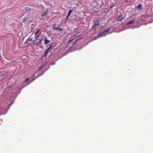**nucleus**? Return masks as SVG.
Returning <instances> with one entry per match:
<instances>
[{
  "mask_svg": "<svg viewBox=\"0 0 153 153\" xmlns=\"http://www.w3.org/2000/svg\"><path fill=\"white\" fill-rule=\"evenodd\" d=\"M152 22H149V23H151Z\"/></svg>",
  "mask_w": 153,
  "mask_h": 153,
  "instance_id": "obj_30",
  "label": "nucleus"
},
{
  "mask_svg": "<svg viewBox=\"0 0 153 153\" xmlns=\"http://www.w3.org/2000/svg\"><path fill=\"white\" fill-rule=\"evenodd\" d=\"M29 79V78H27L25 81V82H27Z\"/></svg>",
  "mask_w": 153,
  "mask_h": 153,
  "instance_id": "obj_19",
  "label": "nucleus"
},
{
  "mask_svg": "<svg viewBox=\"0 0 153 153\" xmlns=\"http://www.w3.org/2000/svg\"><path fill=\"white\" fill-rule=\"evenodd\" d=\"M69 16H68V15H67V17H66V19H67L68 18V17H69Z\"/></svg>",
  "mask_w": 153,
  "mask_h": 153,
  "instance_id": "obj_27",
  "label": "nucleus"
},
{
  "mask_svg": "<svg viewBox=\"0 0 153 153\" xmlns=\"http://www.w3.org/2000/svg\"><path fill=\"white\" fill-rule=\"evenodd\" d=\"M114 6V4H112V5H111L110 7V8H112V7H113Z\"/></svg>",
  "mask_w": 153,
  "mask_h": 153,
  "instance_id": "obj_20",
  "label": "nucleus"
},
{
  "mask_svg": "<svg viewBox=\"0 0 153 153\" xmlns=\"http://www.w3.org/2000/svg\"><path fill=\"white\" fill-rule=\"evenodd\" d=\"M123 19L122 15L121 14L117 18L116 20L118 22H120Z\"/></svg>",
  "mask_w": 153,
  "mask_h": 153,
  "instance_id": "obj_4",
  "label": "nucleus"
},
{
  "mask_svg": "<svg viewBox=\"0 0 153 153\" xmlns=\"http://www.w3.org/2000/svg\"><path fill=\"white\" fill-rule=\"evenodd\" d=\"M28 41L27 40L26 42H25V44H26L28 43Z\"/></svg>",
  "mask_w": 153,
  "mask_h": 153,
  "instance_id": "obj_25",
  "label": "nucleus"
},
{
  "mask_svg": "<svg viewBox=\"0 0 153 153\" xmlns=\"http://www.w3.org/2000/svg\"><path fill=\"white\" fill-rule=\"evenodd\" d=\"M55 64V62H52V63H51V65H54Z\"/></svg>",
  "mask_w": 153,
  "mask_h": 153,
  "instance_id": "obj_26",
  "label": "nucleus"
},
{
  "mask_svg": "<svg viewBox=\"0 0 153 153\" xmlns=\"http://www.w3.org/2000/svg\"><path fill=\"white\" fill-rule=\"evenodd\" d=\"M73 40L72 39H70L69 42L68 43L70 44L71 43L72 41Z\"/></svg>",
  "mask_w": 153,
  "mask_h": 153,
  "instance_id": "obj_24",
  "label": "nucleus"
},
{
  "mask_svg": "<svg viewBox=\"0 0 153 153\" xmlns=\"http://www.w3.org/2000/svg\"><path fill=\"white\" fill-rule=\"evenodd\" d=\"M49 51H48L47 50H46L44 52V56L45 57L47 56L48 53L49 52Z\"/></svg>",
  "mask_w": 153,
  "mask_h": 153,
  "instance_id": "obj_8",
  "label": "nucleus"
},
{
  "mask_svg": "<svg viewBox=\"0 0 153 153\" xmlns=\"http://www.w3.org/2000/svg\"><path fill=\"white\" fill-rule=\"evenodd\" d=\"M48 13V11L44 12L41 15V16L42 17H44Z\"/></svg>",
  "mask_w": 153,
  "mask_h": 153,
  "instance_id": "obj_5",
  "label": "nucleus"
},
{
  "mask_svg": "<svg viewBox=\"0 0 153 153\" xmlns=\"http://www.w3.org/2000/svg\"><path fill=\"white\" fill-rule=\"evenodd\" d=\"M52 46V45H51L49 46V48L47 49V50L48 51H49L50 50H51V47Z\"/></svg>",
  "mask_w": 153,
  "mask_h": 153,
  "instance_id": "obj_14",
  "label": "nucleus"
},
{
  "mask_svg": "<svg viewBox=\"0 0 153 153\" xmlns=\"http://www.w3.org/2000/svg\"><path fill=\"white\" fill-rule=\"evenodd\" d=\"M99 20H95L94 21V25L92 26L91 28L94 29L96 28H97L99 25Z\"/></svg>",
  "mask_w": 153,
  "mask_h": 153,
  "instance_id": "obj_3",
  "label": "nucleus"
},
{
  "mask_svg": "<svg viewBox=\"0 0 153 153\" xmlns=\"http://www.w3.org/2000/svg\"><path fill=\"white\" fill-rule=\"evenodd\" d=\"M50 41L47 40L46 38L44 39V44L45 45H47L48 43H49Z\"/></svg>",
  "mask_w": 153,
  "mask_h": 153,
  "instance_id": "obj_6",
  "label": "nucleus"
},
{
  "mask_svg": "<svg viewBox=\"0 0 153 153\" xmlns=\"http://www.w3.org/2000/svg\"><path fill=\"white\" fill-rule=\"evenodd\" d=\"M25 8V10L27 11H30L31 10V9L29 7H26Z\"/></svg>",
  "mask_w": 153,
  "mask_h": 153,
  "instance_id": "obj_10",
  "label": "nucleus"
},
{
  "mask_svg": "<svg viewBox=\"0 0 153 153\" xmlns=\"http://www.w3.org/2000/svg\"><path fill=\"white\" fill-rule=\"evenodd\" d=\"M134 19H133V20H132L131 21H130L128 23H127V25H129L134 23Z\"/></svg>",
  "mask_w": 153,
  "mask_h": 153,
  "instance_id": "obj_9",
  "label": "nucleus"
},
{
  "mask_svg": "<svg viewBox=\"0 0 153 153\" xmlns=\"http://www.w3.org/2000/svg\"><path fill=\"white\" fill-rule=\"evenodd\" d=\"M142 5L141 4H139L137 7V8L138 9H141Z\"/></svg>",
  "mask_w": 153,
  "mask_h": 153,
  "instance_id": "obj_13",
  "label": "nucleus"
},
{
  "mask_svg": "<svg viewBox=\"0 0 153 153\" xmlns=\"http://www.w3.org/2000/svg\"><path fill=\"white\" fill-rule=\"evenodd\" d=\"M36 31L35 32V34H38V33L39 31V29H36Z\"/></svg>",
  "mask_w": 153,
  "mask_h": 153,
  "instance_id": "obj_16",
  "label": "nucleus"
},
{
  "mask_svg": "<svg viewBox=\"0 0 153 153\" xmlns=\"http://www.w3.org/2000/svg\"><path fill=\"white\" fill-rule=\"evenodd\" d=\"M35 74H34L33 76L32 77V81H33L35 79L37 78V77H38L39 76H40V75H39V76H37V77H36V78H34V77L35 76Z\"/></svg>",
  "mask_w": 153,
  "mask_h": 153,
  "instance_id": "obj_11",
  "label": "nucleus"
},
{
  "mask_svg": "<svg viewBox=\"0 0 153 153\" xmlns=\"http://www.w3.org/2000/svg\"><path fill=\"white\" fill-rule=\"evenodd\" d=\"M2 114H0V116L1 115H2Z\"/></svg>",
  "mask_w": 153,
  "mask_h": 153,
  "instance_id": "obj_29",
  "label": "nucleus"
},
{
  "mask_svg": "<svg viewBox=\"0 0 153 153\" xmlns=\"http://www.w3.org/2000/svg\"><path fill=\"white\" fill-rule=\"evenodd\" d=\"M33 44L35 46L41 45L42 40L40 39H34L33 41Z\"/></svg>",
  "mask_w": 153,
  "mask_h": 153,
  "instance_id": "obj_2",
  "label": "nucleus"
},
{
  "mask_svg": "<svg viewBox=\"0 0 153 153\" xmlns=\"http://www.w3.org/2000/svg\"><path fill=\"white\" fill-rule=\"evenodd\" d=\"M12 104V103L10 104L9 105V107Z\"/></svg>",
  "mask_w": 153,
  "mask_h": 153,
  "instance_id": "obj_28",
  "label": "nucleus"
},
{
  "mask_svg": "<svg viewBox=\"0 0 153 153\" xmlns=\"http://www.w3.org/2000/svg\"><path fill=\"white\" fill-rule=\"evenodd\" d=\"M55 30H58L59 31H62V29L59 27H57L56 28H55Z\"/></svg>",
  "mask_w": 153,
  "mask_h": 153,
  "instance_id": "obj_12",
  "label": "nucleus"
},
{
  "mask_svg": "<svg viewBox=\"0 0 153 153\" xmlns=\"http://www.w3.org/2000/svg\"><path fill=\"white\" fill-rule=\"evenodd\" d=\"M110 30V28L105 30L104 31H101L98 34L94 37L93 40L97 39L100 36H105L107 34L110 33L108 32Z\"/></svg>",
  "mask_w": 153,
  "mask_h": 153,
  "instance_id": "obj_1",
  "label": "nucleus"
},
{
  "mask_svg": "<svg viewBox=\"0 0 153 153\" xmlns=\"http://www.w3.org/2000/svg\"><path fill=\"white\" fill-rule=\"evenodd\" d=\"M56 27H55V24H54L53 26V28L54 30H55V28H56Z\"/></svg>",
  "mask_w": 153,
  "mask_h": 153,
  "instance_id": "obj_21",
  "label": "nucleus"
},
{
  "mask_svg": "<svg viewBox=\"0 0 153 153\" xmlns=\"http://www.w3.org/2000/svg\"><path fill=\"white\" fill-rule=\"evenodd\" d=\"M44 66V65H42V66L40 67L39 69H38V71H40V70L41 69L43 68V67Z\"/></svg>",
  "mask_w": 153,
  "mask_h": 153,
  "instance_id": "obj_22",
  "label": "nucleus"
},
{
  "mask_svg": "<svg viewBox=\"0 0 153 153\" xmlns=\"http://www.w3.org/2000/svg\"><path fill=\"white\" fill-rule=\"evenodd\" d=\"M79 40V39H76V40L75 41V42L74 43V44H73V45H75V44Z\"/></svg>",
  "mask_w": 153,
  "mask_h": 153,
  "instance_id": "obj_23",
  "label": "nucleus"
},
{
  "mask_svg": "<svg viewBox=\"0 0 153 153\" xmlns=\"http://www.w3.org/2000/svg\"><path fill=\"white\" fill-rule=\"evenodd\" d=\"M33 38H30V37L27 40L29 42V41H32V40Z\"/></svg>",
  "mask_w": 153,
  "mask_h": 153,
  "instance_id": "obj_17",
  "label": "nucleus"
},
{
  "mask_svg": "<svg viewBox=\"0 0 153 153\" xmlns=\"http://www.w3.org/2000/svg\"><path fill=\"white\" fill-rule=\"evenodd\" d=\"M35 35L34 39H39L38 38L39 36V35L38 34H35Z\"/></svg>",
  "mask_w": 153,
  "mask_h": 153,
  "instance_id": "obj_7",
  "label": "nucleus"
},
{
  "mask_svg": "<svg viewBox=\"0 0 153 153\" xmlns=\"http://www.w3.org/2000/svg\"><path fill=\"white\" fill-rule=\"evenodd\" d=\"M27 18H25L23 19V21H22V22H26V20H27Z\"/></svg>",
  "mask_w": 153,
  "mask_h": 153,
  "instance_id": "obj_18",
  "label": "nucleus"
},
{
  "mask_svg": "<svg viewBox=\"0 0 153 153\" xmlns=\"http://www.w3.org/2000/svg\"><path fill=\"white\" fill-rule=\"evenodd\" d=\"M73 11V10H69V11H68V16H70V15L71 14V12H72V11Z\"/></svg>",
  "mask_w": 153,
  "mask_h": 153,
  "instance_id": "obj_15",
  "label": "nucleus"
}]
</instances>
